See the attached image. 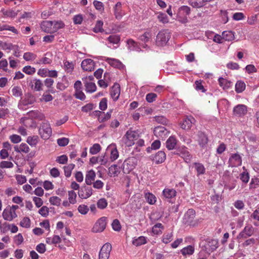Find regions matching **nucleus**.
<instances>
[{"label":"nucleus","instance_id":"obj_1","mask_svg":"<svg viewBox=\"0 0 259 259\" xmlns=\"http://www.w3.org/2000/svg\"><path fill=\"white\" fill-rule=\"evenodd\" d=\"M140 137V134L138 131H133L128 130L125 133L124 138H125V144L128 147L133 146L136 141Z\"/></svg>","mask_w":259,"mask_h":259},{"label":"nucleus","instance_id":"obj_2","mask_svg":"<svg viewBox=\"0 0 259 259\" xmlns=\"http://www.w3.org/2000/svg\"><path fill=\"white\" fill-rule=\"evenodd\" d=\"M196 212L193 209H189L185 213L183 222L185 225L196 226H197L199 221L195 219Z\"/></svg>","mask_w":259,"mask_h":259},{"label":"nucleus","instance_id":"obj_3","mask_svg":"<svg viewBox=\"0 0 259 259\" xmlns=\"http://www.w3.org/2000/svg\"><path fill=\"white\" fill-rule=\"evenodd\" d=\"M170 37L169 32L167 30L160 31L156 36V43L158 46L165 45Z\"/></svg>","mask_w":259,"mask_h":259},{"label":"nucleus","instance_id":"obj_4","mask_svg":"<svg viewBox=\"0 0 259 259\" xmlns=\"http://www.w3.org/2000/svg\"><path fill=\"white\" fill-rule=\"evenodd\" d=\"M52 131L50 124L48 122H42L39 128V134L44 140L48 139L52 135Z\"/></svg>","mask_w":259,"mask_h":259},{"label":"nucleus","instance_id":"obj_5","mask_svg":"<svg viewBox=\"0 0 259 259\" xmlns=\"http://www.w3.org/2000/svg\"><path fill=\"white\" fill-rule=\"evenodd\" d=\"M255 232L254 228L251 224H247L239 233L237 239L241 242L242 240L247 239L251 236Z\"/></svg>","mask_w":259,"mask_h":259},{"label":"nucleus","instance_id":"obj_6","mask_svg":"<svg viewBox=\"0 0 259 259\" xmlns=\"http://www.w3.org/2000/svg\"><path fill=\"white\" fill-rule=\"evenodd\" d=\"M107 223V218L102 217L99 219L95 223L92 231L94 233H100L103 232L106 228Z\"/></svg>","mask_w":259,"mask_h":259},{"label":"nucleus","instance_id":"obj_7","mask_svg":"<svg viewBox=\"0 0 259 259\" xmlns=\"http://www.w3.org/2000/svg\"><path fill=\"white\" fill-rule=\"evenodd\" d=\"M176 194L177 191L173 188H165L162 191L164 199L169 203H173L175 202Z\"/></svg>","mask_w":259,"mask_h":259},{"label":"nucleus","instance_id":"obj_8","mask_svg":"<svg viewBox=\"0 0 259 259\" xmlns=\"http://www.w3.org/2000/svg\"><path fill=\"white\" fill-rule=\"evenodd\" d=\"M136 163V159L131 157L126 159L122 164V170L124 174H129L132 170L134 169Z\"/></svg>","mask_w":259,"mask_h":259},{"label":"nucleus","instance_id":"obj_9","mask_svg":"<svg viewBox=\"0 0 259 259\" xmlns=\"http://www.w3.org/2000/svg\"><path fill=\"white\" fill-rule=\"evenodd\" d=\"M247 107L244 104H238L233 108V115L237 117H242L247 113Z\"/></svg>","mask_w":259,"mask_h":259},{"label":"nucleus","instance_id":"obj_10","mask_svg":"<svg viewBox=\"0 0 259 259\" xmlns=\"http://www.w3.org/2000/svg\"><path fill=\"white\" fill-rule=\"evenodd\" d=\"M111 248V245L109 243L103 245L99 253V259H108Z\"/></svg>","mask_w":259,"mask_h":259},{"label":"nucleus","instance_id":"obj_11","mask_svg":"<svg viewBox=\"0 0 259 259\" xmlns=\"http://www.w3.org/2000/svg\"><path fill=\"white\" fill-rule=\"evenodd\" d=\"M242 157L238 153L231 154L229 159V165L231 167H238L242 164Z\"/></svg>","mask_w":259,"mask_h":259},{"label":"nucleus","instance_id":"obj_12","mask_svg":"<svg viewBox=\"0 0 259 259\" xmlns=\"http://www.w3.org/2000/svg\"><path fill=\"white\" fill-rule=\"evenodd\" d=\"M154 134L157 137L164 140L169 134V132L165 127L158 126L154 128Z\"/></svg>","mask_w":259,"mask_h":259},{"label":"nucleus","instance_id":"obj_13","mask_svg":"<svg viewBox=\"0 0 259 259\" xmlns=\"http://www.w3.org/2000/svg\"><path fill=\"white\" fill-rule=\"evenodd\" d=\"M93 194V189L90 186H82L78 190V195L81 199H87Z\"/></svg>","mask_w":259,"mask_h":259},{"label":"nucleus","instance_id":"obj_14","mask_svg":"<svg viewBox=\"0 0 259 259\" xmlns=\"http://www.w3.org/2000/svg\"><path fill=\"white\" fill-rule=\"evenodd\" d=\"M2 215L5 220L10 222L13 221L18 217L16 212L12 210L8 206L4 210Z\"/></svg>","mask_w":259,"mask_h":259},{"label":"nucleus","instance_id":"obj_15","mask_svg":"<svg viewBox=\"0 0 259 259\" xmlns=\"http://www.w3.org/2000/svg\"><path fill=\"white\" fill-rule=\"evenodd\" d=\"M256 145H252L251 144H248L247 146V151L248 153L251 155V157L254 159V160L259 162V149L256 150L257 148Z\"/></svg>","mask_w":259,"mask_h":259},{"label":"nucleus","instance_id":"obj_16","mask_svg":"<svg viewBox=\"0 0 259 259\" xmlns=\"http://www.w3.org/2000/svg\"><path fill=\"white\" fill-rule=\"evenodd\" d=\"M195 122V118L192 116L186 117L181 123V127L185 130H188L191 128L192 125Z\"/></svg>","mask_w":259,"mask_h":259},{"label":"nucleus","instance_id":"obj_17","mask_svg":"<svg viewBox=\"0 0 259 259\" xmlns=\"http://www.w3.org/2000/svg\"><path fill=\"white\" fill-rule=\"evenodd\" d=\"M81 67L84 71L91 72L95 69V62L91 59H84L81 62Z\"/></svg>","mask_w":259,"mask_h":259},{"label":"nucleus","instance_id":"obj_18","mask_svg":"<svg viewBox=\"0 0 259 259\" xmlns=\"http://www.w3.org/2000/svg\"><path fill=\"white\" fill-rule=\"evenodd\" d=\"M35 101V99L34 96L30 94H25L24 98L22 99V100L20 101L19 104V107L21 108V106H28L29 105H31L34 103Z\"/></svg>","mask_w":259,"mask_h":259},{"label":"nucleus","instance_id":"obj_19","mask_svg":"<svg viewBox=\"0 0 259 259\" xmlns=\"http://www.w3.org/2000/svg\"><path fill=\"white\" fill-rule=\"evenodd\" d=\"M53 21H43L40 25L41 30L48 33H54L53 29Z\"/></svg>","mask_w":259,"mask_h":259},{"label":"nucleus","instance_id":"obj_20","mask_svg":"<svg viewBox=\"0 0 259 259\" xmlns=\"http://www.w3.org/2000/svg\"><path fill=\"white\" fill-rule=\"evenodd\" d=\"M179 152L178 153L179 155L183 158L186 163H190L191 162L192 156L190 153L187 148H182L179 151Z\"/></svg>","mask_w":259,"mask_h":259},{"label":"nucleus","instance_id":"obj_21","mask_svg":"<svg viewBox=\"0 0 259 259\" xmlns=\"http://www.w3.org/2000/svg\"><path fill=\"white\" fill-rule=\"evenodd\" d=\"M166 158V154L162 151H159L154 155L152 156V160L156 164L163 162Z\"/></svg>","mask_w":259,"mask_h":259},{"label":"nucleus","instance_id":"obj_22","mask_svg":"<svg viewBox=\"0 0 259 259\" xmlns=\"http://www.w3.org/2000/svg\"><path fill=\"white\" fill-rule=\"evenodd\" d=\"M120 94V85L117 83H115L111 88L110 91V95L114 101H116L118 99Z\"/></svg>","mask_w":259,"mask_h":259},{"label":"nucleus","instance_id":"obj_23","mask_svg":"<svg viewBox=\"0 0 259 259\" xmlns=\"http://www.w3.org/2000/svg\"><path fill=\"white\" fill-rule=\"evenodd\" d=\"M14 149L15 151L22 154H26L30 151L28 145L24 143H22L20 145H15Z\"/></svg>","mask_w":259,"mask_h":259},{"label":"nucleus","instance_id":"obj_24","mask_svg":"<svg viewBox=\"0 0 259 259\" xmlns=\"http://www.w3.org/2000/svg\"><path fill=\"white\" fill-rule=\"evenodd\" d=\"M3 14V17L4 18H14L17 15L19 11H15L13 9H9L8 10L5 9L4 8L2 9L1 11Z\"/></svg>","mask_w":259,"mask_h":259},{"label":"nucleus","instance_id":"obj_25","mask_svg":"<svg viewBox=\"0 0 259 259\" xmlns=\"http://www.w3.org/2000/svg\"><path fill=\"white\" fill-rule=\"evenodd\" d=\"M27 115L30 118L38 120H42L45 118L44 114L37 110L30 111L27 112Z\"/></svg>","mask_w":259,"mask_h":259},{"label":"nucleus","instance_id":"obj_26","mask_svg":"<svg viewBox=\"0 0 259 259\" xmlns=\"http://www.w3.org/2000/svg\"><path fill=\"white\" fill-rule=\"evenodd\" d=\"M90 162L94 164L99 163L101 165H105L107 163L108 160L105 155L98 157L93 156L90 158Z\"/></svg>","mask_w":259,"mask_h":259},{"label":"nucleus","instance_id":"obj_27","mask_svg":"<svg viewBox=\"0 0 259 259\" xmlns=\"http://www.w3.org/2000/svg\"><path fill=\"white\" fill-rule=\"evenodd\" d=\"M96 178V173L93 170H90L87 171L85 177V182L87 185L91 186Z\"/></svg>","mask_w":259,"mask_h":259},{"label":"nucleus","instance_id":"obj_28","mask_svg":"<svg viewBox=\"0 0 259 259\" xmlns=\"http://www.w3.org/2000/svg\"><path fill=\"white\" fill-rule=\"evenodd\" d=\"M198 137V142L200 146L202 148L205 147L208 143V138L206 135L201 132H199Z\"/></svg>","mask_w":259,"mask_h":259},{"label":"nucleus","instance_id":"obj_29","mask_svg":"<svg viewBox=\"0 0 259 259\" xmlns=\"http://www.w3.org/2000/svg\"><path fill=\"white\" fill-rule=\"evenodd\" d=\"M177 143V140L175 136H170L166 142V147L169 150L174 149Z\"/></svg>","mask_w":259,"mask_h":259},{"label":"nucleus","instance_id":"obj_30","mask_svg":"<svg viewBox=\"0 0 259 259\" xmlns=\"http://www.w3.org/2000/svg\"><path fill=\"white\" fill-rule=\"evenodd\" d=\"M195 251V247L193 245H188L186 247L183 248L180 252L183 256L191 255H192Z\"/></svg>","mask_w":259,"mask_h":259},{"label":"nucleus","instance_id":"obj_31","mask_svg":"<svg viewBox=\"0 0 259 259\" xmlns=\"http://www.w3.org/2000/svg\"><path fill=\"white\" fill-rule=\"evenodd\" d=\"M126 44L128 46V48L131 51H141L140 48L139 47L138 43L134 40L133 39H128L126 40Z\"/></svg>","mask_w":259,"mask_h":259},{"label":"nucleus","instance_id":"obj_32","mask_svg":"<svg viewBox=\"0 0 259 259\" xmlns=\"http://www.w3.org/2000/svg\"><path fill=\"white\" fill-rule=\"evenodd\" d=\"M206 248L210 251H213L218 247V241L216 239H209L206 244Z\"/></svg>","mask_w":259,"mask_h":259},{"label":"nucleus","instance_id":"obj_33","mask_svg":"<svg viewBox=\"0 0 259 259\" xmlns=\"http://www.w3.org/2000/svg\"><path fill=\"white\" fill-rule=\"evenodd\" d=\"M84 84L87 93H92L96 91L97 87L95 83L86 80L85 82H84Z\"/></svg>","mask_w":259,"mask_h":259},{"label":"nucleus","instance_id":"obj_34","mask_svg":"<svg viewBox=\"0 0 259 259\" xmlns=\"http://www.w3.org/2000/svg\"><path fill=\"white\" fill-rule=\"evenodd\" d=\"M195 170L197 172V176L202 175L205 172V168L204 166L201 163L194 162L193 163Z\"/></svg>","mask_w":259,"mask_h":259},{"label":"nucleus","instance_id":"obj_35","mask_svg":"<svg viewBox=\"0 0 259 259\" xmlns=\"http://www.w3.org/2000/svg\"><path fill=\"white\" fill-rule=\"evenodd\" d=\"M43 84L39 79H34L31 81V88L35 91L42 90Z\"/></svg>","mask_w":259,"mask_h":259},{"label":"nucleus","instance_id":"obj_36","mask_svg":"<svg viewBox=\"0 0 259 259\" xmlns=\"http://www.w3.org/2000/svg\"><path fill=\"white\" fill-rule=\"evenodd\" d=\"M144 197L146 201L151 205L154 204L156 202V197L155 196L150 192L145 193Z\"/></svg>","mask_w":259,"mask_h":259},{"label":"nucleus","instance_id":"obj_37","mask_svg":"<svg viewBox=\"0 0 259 259\" xmlns=\"http://www.w3.org/2000/svg\"><path fill=\"white\" fill-rule=\"evenodd\" d=\"M121 6V3L118 2L114 6V15L117 19H120L122 17Z\"/></svg>","mask_w":259,"mask_h":259},{"label":"nucleus","instance_id":"obj_38","mask_svg":"<svg viewBox=\"0 0 259 259\" xmlns=\"http://www.w3.org/2000/svg\"><path fill=\"white\" fill-rule=\"evenodd\" d=\"M222 34L223 40L226 41H231L235 38L234 34L231 31H224L222 32Z\"/></svg>","mask_w":259,"mask_h":259},{"label":"nucleus","instance_id":"obj_39","mask_svg":"<svg viewBox=\"0 0 259 259\" xmlns=\"http://www.w3.org/2000/svg\"><path fill=\"white\" fill-rule=\"evenodd\" d=\"M246 138L248 140V142L246 144V149H247V146L248 144H251L252 145H256L258 146L257 143V139L255 135L252 134H246Z\"/></svg>","mask_w":259,"mask_h":259},{"label":"nucleus","instance_id":"obj_40","mask_svg":"<svg viewBox=\"0 0 259 259\" xmlns=\"http://www.w3.org/2000/svg\"><path fill=\"white\" fill-rule=\"evenodd\" d=\"M147 243L146 237L144 236H140L137 238H134L132 243L136 246H140Z\"/></svg>","mask_w":259,"mask_h":259},{"label":"nucleus","instance_id":"obj_41","mask_svg":"<svg viewBox=\"0 0 259 259\" xmlns=\"http://www.w3.org/2000/svg\"><path fill=\"white\" fill-rule=\"evenodd\" d=\"M219 85L224 90L230 88L232 84L231 81L222 77L219 79Z\"/></svg>","mask_w":259,"mask_h":259},{"label":"nucleus","instance_id":"obj_42","mask_svg":"<svg viewBox=\"0 0 259 259\" xmlns=\"http://www.w3.org/2000/svg\"><path fill=\"white\" fill-rule=\"evenodd\" d=\"M108 175L111 177H114L116 176L119 172L118 167L115 164L111 165L108 168Z\"/></svg>","mask_w":259,"mask_h":259},{"label":"nucleus","instance_id":"obj_43","mask_svg":"<svg viewBox=\"0 0 259 259\" xmlns=\"http://www.w3.org/2000/svg\"><path fill=\"white\" fill-rule=\"evenodd\" d=\"M53 33L57 32L59 29L63 28L65 26V24L62 21H53Z\"/></svg>","mask_w":259,"mask_h":259},{"label":"nucleus","instance_id":"obj_44","mask_svg":"<svg viewBox=\"0 0 259 259\" xmlns=\"http://www.w3.org/2000/svg\"><path fill=\"white\" fill-rule=\"evenodd\" d=\"M109 149L110 150V159L111 161L113 162L118 158L119 156L118 151L116 147L112 148V147H110Z\"/></svg>","mask_w":259,"mask_h":259},{"label":"nucleus","instance_id":"obj_45","mask_svg":"<svg viewBox=\"0 0 259 259\" xmlns=\"http://www.w3.org/2000/svg\"><path fill=\"white\" fill-rule=\"evenodd\" d=\"M75 164L73 163H71L68 164L67 166H64V171L65 176L69 178L71 176L72 170L74 168Z\"/></svg>","mask_w":259,"mask_h":259},{"label":"nucleus","instance_id":"obj_46","mask_svg":"<svg viewBox=\"0 0 259 259\" xmlns=\"http://www.w3.org/2000/svg\"><path fill=\"white\" fill-rule=\"evenodd\" d=\"M39 138L37 136H29L27 138V143L31 146H35L38 142Z\"/></svg>","mask_w":259,"mask_h":259},{"label":"nucleus","instance_id":"obj_47","mask_svg":"<svg viewBox=\"0 0 259 259\" xmlns=\"http://www.w3.org/2000/svg\"><path fill=\"white\" fill-rule=\"evenodd\" d=\"M163 226L161 223H157L152 228V232L154 234L158 235L161 234Z\"/></svg>","mask_w":259,"mask_h":259},{"label":"nucleus","instance_id":"obj_48","mask_svg":"<svg viewBox=\"0 0 259 259\" xmlns=\"http://www.w3.org/2000/svg\"><path fill=\"white\" fill-rule=\"evenodd\" d=\"M64 69L68 73H71L74 69V64L72 62L65 60L64 61Z\"/></svg>","mask_w":259,"mask_h":259},{"label":"nucleus","instance_id":"obj_49","mask_svg":"<svg viewBox=\"0 0 259 259\" xmlns=\"http://www.w3.org/2000/svg\"><path fill=\"white\" fill-rule=\"evenodd\" d=\"M106 61L112 66L116 68H119L122 64L118 60L113 58H107Z\"/></svg>","mask_w":259,"mask_h":259},{"label":"nucleus","instance_id":"obj_50","mask_svg":"<svg viewBox=\"0 0 259 259\" xmlns=\"http://www.w3.org/2000/svg\"><path fill=\"white\" fill-rule=\"evenodd\" d=\"M245 84L243 81H238L235 84V90L237 93H242L245 89Z\"/></svg>","mask_w":259,"mask_h":259},{"label":"nucleus","instance_id":"obj_51","mask_svg":"<svg viewBox=\"0 0 259 259\" xmlns=\"http://www.w3.org/2000/svg\"><path fill=\"white\" fill-rule=\"evenodd\" d=\"M256 240H257L254 238L247 239L243 243H242V246L245 248L251 247L256 243Z\"/></svg>","mask_w":259,"mask_h":259},{"label":"nucleus","instance_id":"obj_52","mask_svg":"<svg viewBox=\"0 0 259 259\" xmlns=\"http://www.w3.org/2000/svg\"><path fill=\"white\" fill-rule=\"evenodd\" d=\"M0 47L3 50L7 51L8 52L13 49V45L10 42L1 41Z\"/></svg>","mask_w":259,"mask_h":259},{"label":"nucleus","instance_id":"obj_53","mask_svg":"<svg viewBox=\"0 0 259 259\" xmlns=\"http://www.w3.org/2000/svg\"><path fill=\"white\" fill-rule=\"evenodd\" d=\"M36 55L31 52H26L23 55V59L26 61H33L36 58Z\"/></svg>","mask_w":259,"mask_h":259},{"label":"nucleus","instance_id":"obj_54","mask_svg":"<svg viewBox=\"0 0 259 259\" xmlns=\"http://www.w3.org/2000/svg\"><path fill=\"white\" fill-rule=\"evenodd\" d=\"M108 202L105 198H101L97 201V205L98 208L104 209L107 206Z\"/></svg>","mask_w":259,"mask_h":259},{"label":"nucleus","instance_id":"obj_55","mask_svg":"<svg viewBox=\"0 0 259 259\" xmlns=\"http://www.w3.org/2000/svg\"><path fill=\"white\" fill-rule=\"evenodd\" d=\"M103 22L102 21H97L94 28H93V31L95 33L102 32L104 31L103 28Z\"/></svg>","mask_w":259,"mask_h":259},{"label":"nucleus","instance_id":"obj_56","mask_svg":"<svg viewBox=\"0 0 259 259\" xmlns=\"http://www.w3.org/2000/svg\"><path fill=\"white\" fill-rule=\"evenodd\" d=\"M189 4L194 8H201L204 5L202 0H189Z\"/></svg>","mask_w":259,"mask_h":259},{"label":"nucleus","instance_id":"obj_57","mask_svg":"<svg viewBox=\"0 0 259 259\" xmlns=\"http://www.w3.org/2000/svg\"><path fill=\"white\" fill-rule=\"evenodd\" d=\"M107 40L112 44H117L120 40V37L118 35H111L108 38Z\"/></svg>","mask_w":259,"mask_h":259},{"label":"nucleus","instance_id":"obj_58","mask_svg":"<svg viewBox=\"0 0 259 259\" xmlns=\"http://www.w3.org/2000/svg\"><path fill=\"white\" fill-rule=\"evenodd\" d=\"M31 221L28 217H24L20 223V225L23 228H29L30 227Z\"/></svg>","mask_w":259,"mask_h":259},{"label":"nucleus","instance_id":"obj_59","mask_svg":"<svg viewBox=\"0 0 259 259\" xmlns=\"http://www.w3.org/2000/svg\"><path fill=\"white\" fill-rule=\"evenodd\" d=\"M76 194L73 191H68V200L71 204H75L76 202Z\"/></svg>","mask_w":259,"mask_h":259},{"label":"nucleus","instance_id":"obj_60","mask_svg":"<svg viewBox=\"0 0 259 259\" xmlns=\"http://www.w3.org/2000/svg\"><path fill=\"white\" fill-rule=\"evenodd\" d=\"M22 71L27 74L32 75L35 72L36 69L34 67L28 65L24 67Z\"/></svg>","mask_w":259,"mask_h":259},{"label":"nucleus","instance_id":"obj_61","mask_svg":"<svg viewBox=\"0 0 259 259\" xmlns=\"http://www.w3.org/2000/svg\"><path fill=\"white\" fill-rule=\"evenodd\" d=\"M202 82V80L200 79L196 80L195 82V88L198 91H201L202 93H204L205 92L206 90L204 89Z\"/></svg>","mask_w":259,"mask_h":259},{"label":"nucleus","instance_id":"obj_62","mask_svg":"<svg viewBox=\"0 0 259 259\" xmlns=\"http://www.w3.org/2000/svg\"><path fill=\"white\" fill-rule=\"evenodd\" d=\"M157 19L159 21L162 23H166L168 22V18L167 15L163 13L159 12L158 13Z\"/></svg>","mask_w":259,"mask_h":259},{"label":"nucleus","instance_id":"obj_63","mask_svg":"<svg viewBox=\"0 0 259 259\" xmlns=\"http://www.w3.org/2000/svg\"><path fill=\"white\" fill-rule=\"evenodd\" d=\"M49 201L52 205L59 206L61 204V199L57 196H52L49 198Z\"/></svg>","mask_w":259,"mask_h":259},{"label":"nucleus","instance_id":"obj_64","mask_svg":"<svg viewBox=\"0 0 259 259\" xmlns=\"http://www.w3.org/2000/svg\"><path fill=\"white\" fill-rule=\"evenodd\" d=\"M251 218L253 220L256 221L257 223H254V225L255 226L259 225V208H257L255 209L253 213L251 214Z\"/></svg>","mask_w":259,"mask_h":259}]
</instances>
